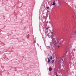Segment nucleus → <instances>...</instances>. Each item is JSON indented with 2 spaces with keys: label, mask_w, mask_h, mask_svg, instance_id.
<instances>
[{
  "label": "nucleus",
  "mask_w": 76,
  "mask_h": 76,
  "mask_svg": "<svg viewBox=\"0 0 76 76\" xmlns=\"http://www.w3.org/2000/svg\"><path fill=\"white\" fill-rule=\"evenodd\" d=\"M59 47H60V46H58V48H59Z\"/></svg>",
  "instance_id": "ddd939ff"
},
{
  "label": "nucleus",
  "mask_w": 76,
  "mask_h": 76,
  "mask_svg": "<svg viewBox=\"0 0 76 76\" xmlns=\"http://www.w3.org/2000/svg\"><path fill=\"white\" fill-rule=\"evenodd\" d=\"M73 19H75V16H73Z\"/></svg>",
  "instance_id": "1a4fd4ad"
},
{
  "label": "nucleus",
  "mask_w": 76,
  "mask_h": 76,
  "mask_svg": "<svg viewBox=\"0 0 76 76\" xmlns=\"http://www.w3.org/2000/svg\"><path fill=\"white\" fill-rule=\"evenodd\" d=\"M49 71H51L52 70V68L51 67H50L49 68Z\"/></svg>",
  "instance_id": "7ed1b4c3"
},
{
  "label": "nucleus",
  "mask_w": 76,
  "mask_h": 76,
  "mask_svg": "<svg viewBox=\"0 0 76 76\" xmlns=\"http://www.w3.org/2000/svg\"><path fill=\"white\" fill-rule=\"evenodd\" d=\"M50 58H48V63H50Z\"/></svg>",
  "instance_id": "39448f33"
},
{
  "label": "nucleus",
  "mask_w": 76,
  "mask_h": 76,
  "mask_svg": "<svg viewBox=\"0 0 76 76\" xmlns=\"http://www.w3.org/2000/svg\"><path fill=\"white\" fill-rule=\"evenodd\" d=\"M49 48H50V46H48Z\"/></svg>",
  "instance_id": "2eb2a0df"
},
{
  "label": "nucleus",
  "mask_w": 76,
  "mask_h": 76,
  "mask_svg": "<svg viewBox=\"0 0 76 76\" xmlns=\"http://www.w3.org/2000/svg\"><path fill=\"white\" fill-rule=\"evenodd\" d=\"M73 50H74V51H75V50H76V49H73Z\"/></svg>",
  "instance_id": "f8f14e48"
},
{
  "label": "nucleus",
  "mask_w": 76,
  "mask_h": 76,
  "mask_svg": "<svg viewBox=\"0 0 76 76\" xmlns=\"http://www.w3.org/2000/svg\"><path fill=\"white\" fill-rule=\"evenodd\" d=\"M75 33H76V31L74 32Z\"/></svg>",
  "instance_id": "4468645a"
},
{
  "label": "nucleus",
  "mask_w": 76,
  "mask_h": 76,
  "mask_svg": "<svg viewBox=\"0 0 76 76\" xmlns=\"http://www.w3.org/2000/svg\"><path fill=\"white\" fill-rule=\"evenodd\" d=\"M55 4H56V1H54L53 2V4H52V5L54 6Z\"/></svg>",
  "instance_id": "f03ea898"
},
{
  "label": "nucleus",
  "mask_w": 76,
  "mask_h": 76,
  "mask_svg": "<svg viewBox=\"0 0 76 76\" xmlns=\"http://www.w3.org/2000/svg\"><path fill=\"white\" fill-rule=\"evenodd\" d=\"M46 9H49V7H46Z\"/></svg>",
  "instance_id": "9b49d317"
},
{
  "label": "nucleus",
  "mask_w": 76,
  "mask_h": 76,
  "mask_svg": "<svg viewBox=\"0 0 76 76\" xmlns=\"http://www.w3.org/2000/svg\"><path fill=\"white\" fill-rule=\"evenodd\" d=\"M61 59L63 61H64V57H63L62 58H61Z\"/></svg>",
  "instance_id": "20e7f679"
},
{
  "label": "nucleus",
  "mask_w": 76,
  "mask_h": 76,
  "mask_svg": "<svg viewBox=\"0 0 76 76\" xmlns=\"http://www.w3.org/2000/svg\"><path fill=\"white\" fill-rule=\"evenodd\" d=\"M50 60H52V56H50Z\"/></svg>",
  "instance_id": "0eeeda50"
},
{
  "label": "nucleus",
  "mask_w": 76,
  "mask_h": 76,
  "mask_svg": "<svg viewBox=\"0 0 76 76\" xmlns=\"http://www.w3.org/2000/svg\"><path fill=\"white\" fill-rule=\"evenodd\" d=\"M54 74L56 75V76H58V75H57V72H55Z\"/></svg>",
  "instance_id": "423d86ee"
},
{
  "label": "nucleus",
  "mask_w": 76,
  "mask_h": 76,
  "mask_svg": "<svg viewBox=\"0 0 76 76\" xmlns=\"http://www.w3.org/2000/svg\"><path fill=\"white\" fill-rule=\"evenodd\" d=\"M65 76H67V75H65Z\"/></svg>",
  "instance_id": "f3484780"
},
{
  "label": "nucleus",
  "mask_w": 76,
  "mask_h": 76,
  "mask_svg": "<svg viewBox=\"0 0 76 76\" xmlns=\"http://www.w3.org/2000/svg\"><path fill=\"white\" fill-rule=\"evenodd\" d=\"M45 31L46 35L48 36L49 38H50L52 39V42L50 43V46L56 45V44H61L60 40L58 39L57 36L54 34L53 32H50V27H46L45 28Z\"/></svg>",
  "instance_id": "f257e3e1"
},
{
  "label": "nucleus",
  "mask_w": 76,
  "mask_h": 76,
  "mask_svg": "<svg viewBox=\"0 0 76 76\" xmlns=\"http://www.w3.org/2000/svg\"><path fill=\"white\" fill-rule=\"evenodd\" d=\"M54 61V60H53L52 61H51V63H53Z\"/></svg>",
  "instance_id": "9d476101"
},
{
  "label": "nucleus",
  "mask_w": 76,
  "mask_h": 76,
  "mask_svg": "<svg viewBox=\"0 0 76 76\" xmlns=\"http://www.w3.org/2000/svg\"><path fill=\"white\" fill-rule=\"evenodd\" d=\"M58 62H59L60 63H61V61L60 60H58Z\"/></svg>",
  "instance_id": "6e6552de"
},
{
  "label": "nucleus",
  "mask_w": 76,
  "mask_h": 76,
  "mask_svg": "<svg viewBox=\"0 0 76 76\" xmlns=\"http://www.w3.org/2000/svg\"><path fill=\"white\" fill-rule=\"evenodd\" d=\"M71 38H72V37H71Z\"/></svg>",
  "instance_id": "dca6fc26"
}]
</instances>
